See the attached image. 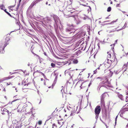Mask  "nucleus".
<instances>
[{
  "label": "nucleus",
  "instance_id": "7ed1b4c3",
  "mask_svg": "<svg viewBox=\"0 0 128 128\" xmlns=\"http://www.w3.org/2000/svg\"><path fill=\"white\" fill-rule=\"evenodd\" d=\"M101 110V108L100 106H97L94 112L95 114H99Z\"/></svg>",
  "mask_w": 128,
  "mask_h": 128
},
{
  "label": "nucleus",
  "instance_id": "6ab92c4d",
  "mask_svg": "<svg viewBox=\"0 0 128 128\" xmlns=\"http://www.w3.org/2000/svg\"><path fill=\"white\" fill-rule=\"evenodd\" d=\"M6 12L7 13V14H8L9 15V16H11V15L8 12Z\"/></svg>",
  "mask_w": 128,
  "mask_h": 128
},
{
  "label": "nucleus",
  "instance_id": "bb28decb",
  "mask_svg": "<svg viewBox=\"0 0 128 128\" xmlns=\"http://www.w3.org/2000/svg\"><path fill=\"white\" fill-rule=\"evenodd\" d=\"M117 42V40L115 41V42L114 44L116 43Z\"/></svg>",
  "mask_w": 128,
  "mask_h": 128
},
{
  "label": "nucleus",
  "instance_id": "de8ad7c7",
  "mask_svg": "<svg viewBox=\"0 0 128 128\" xmlns=\"http://www.w3.org/2000/svg\"><path fill=\"white\" fill-rule=\"evenodd\" d=\"M15 90H16V88H15Z\"/></svg>",
  "mask_w": 128,
  "mask_h": 128
},
{
  "label": "nucleus",
  "instance_id": "a878e982",
  "mask_svg": "<svg viewBox=\"0 0 128 128\" xmlns=\"http://www.w3.org/2000/svg\"><path fill=\"white\" fill-rule=\"evenodd\" d=\"M126 128H128V124L126 126Z\"/></svg>",
  "mask_w": 128,
  "mask_h": 128
},
{
  "label": "nucleus",
  "instance_id": "37998d69",
  "mask_svg": "<svg viewBox=\"0 0 128 128\" xmlns=\"http://www.w3.org/2000/svg\"><path fill=\"white\" fill-rule=\"evenodd\" d=\"M40 102H41V101H40V102L39 103V104H40Z\"/></svg>",
  "mask_w": 128,
  "mask_h": 128
},
{
  "label": "nucleus",
  "instance_id": "cd10ccee",
  "mask_svg": "<svg viewBox=\"0 0 128 128\" xmlns=\"http://www.w3.org/2000/svg\"><path fill=\"white\" fill-rule=\"evenodd\" d=\"M90 85H91V83H90L88 85V86H90Z\"/></svg>",
  "mask_w": 128,
  "mask_h": 128
},
{
  "label": "nucleus",
  "instance_id": "393cba45",
  "mask_svg": "<svg viewBox=\"0 0 128 128\" xmlns=\"http://www.w3.org/2000/svg\"><path fill=\"white\" fill-rule=\"evenodd\" d=\"M10 84H11L10 82L9 84H8V83H7V84L8 85H10Z\"/></svg>",
  "mask_w": 128,
  "mask_h": 128
},
{
  "label": "nucleus",
  "instance_id": "a18cd8bd",
  "mask_svg": "<svg viewBox=\"0 0 128 128\" xmlns=\"http://www.w3.org/2000/svg\"><path fill=\"white\" fill-rule=\"evenodd\" d=\"M50 4H48L49 6H50Z\"/></svg>",
  "mask_w": 128,
  "mask_h": 128
},
{
  "label": "nucleus",
  "instance_id": "412c9836",
  "mask_svg": "<svg viewBox=\"0 0 128 128\" xmlns=\"http://www.w3.org/2000/svg\"><path fill=\"white\" fill-rule=\"evenodd\" d=\"M104 82H103L102 83H100V84L99 85H100V86L102 84H104Z\"/></svg>",
  "mask_w": 128,
  "mask_h": 128
},
{
  "label": "nucleus",
  "instance_id": "a211bd4d",
  "mask_svg": "<svg viewBox=\"0 0 128 128\" xmlns=\"http://www.w3.org/2000/svg\"><path fill=\"white\" fill-rule=\"evenodd\" d=\"M102 86H104L105 87H106L107 86H106V84H104V85H102Z\"/></svg>",
  "mask_w": 128,
  "mask_h": 128
},
{
  "label": "nucleus",
  "instance_id": "c756f323",
  "mask_svg": "<svg viewBox=\"0 0 128 128\" xmlns=\"http://www.w3.org/2000/svg\"><path fill=\"white\" fill-rule=\"evenodd\" d=\"M41 80L42 81V80H43V78H41Z\"/></svg>",
  "mask_w": 128,
  "mask_h": 128
},
{
  "label": "nucleus",
  "instance_id": "0eeeda50",
  "mask_svg": "<svg viewBox=\"0 0 128 128\" xmlns=\"http://www.w3.org/2000/svg\"><path fill=\"white\" fill-rule=\"evenodd\" d=\"M4 49V48L3 47H2L0 45V53H2L1 52Z\"/></svg>",
  "mask_w": 128,
  "mask_h": 128
},
{
  "label": "nucleus",
  "instance_id": "ea45409f",
  "mask_svg": "<svg viewBox=\"0 0 128 128\" xmlns=\"http://www.w3.org/2000/svg\"><path fill=\"white\" fill-rule=\"evenodd\" d=\"M55 21L56 22V20H55Z\"/></svg>",
  "mask_w": 128,
  "mask_h": 128
},
{
  "label": "nucleus",
  "instance_id": "aec40b11",
  "mask_svg": "<svg viewBox=\"0 0 128 128\" xmlns=\"http://www.w3.org/2000/svg\"><path fill=\"white\" fill-rule=\"evenodd\" d=\"M126 67V65H124L123 66V68H125Z\"/></svg>",
  "mask_w": 128,
  "mask_h": 128
},
{
  "label": "nucleus",
  "instance_id": "b1692460",
  "mask_svg": "<svg viewBox=\"0 0 128 128\" xmlns=\"http://www.w3.org/2000/svg\"><path fill=\"white\" fill-rule=\"evenodd\" d=\"M119 4H117L116 5V7H118L119 6Z\"/></svg>",
  "mask_w": 128,
  "mask_h": 128
},
{
  "label": "nucleus",
  "instance_id": "5701e85b",
  "mask_svg": "<svg viewBox=\"0 0 128 128\" xmlns=\"http://www.w3.org/2000/svg\"><path fill=\"white\" fill-rule=\"evenodd\" d=\"M116 22V21H112V22H111V24H112V23H114V22Z\"/></svg>",
  "mask_w": 128,
  "mask_h": 128
},
{
  "label": "nucleus",
  "instance_id": "79ce46f5",
  "mask_svg": "<svg viewBox=\"0 0 128 128\" xmlns=\"http://www.w3.org/2000/svg\"><path fill=\"white\" fill-rule=\"evenodd\" d=\"M79 112L78 111L77 112V113H78Z\"/></svg>",
  "mask_w": 128,
  "mask_h": 128
},
{
  "label": "nucleus",
  "instance_id": "f257e3e1",
  "mask_svg": "<svg viewBox=\"0 0 128 128\" xmlns=\"http://www.w3.org/2000/svg\"><path fill=\"white\" fill-rule=\"evenodd\" d=\"M76 85L79 86L80 89H84L86 86L87 85L85 82H82V81H79L77 82Z\"/></svg>",
  "mask_w": 128,
  "mask_h": 128
},
{
  "label": "nucleus",
  "instance_id": "4be33fe9",
  "mask_svg": "<svg viewBox=\"0 0 128 128\" xmlns=\"http://www.w3.org/2000/svg\"><path fill=\"white\" fill-rule=\"evenodd\" d=\"M18 100V99H16V100H14L12 102V103H11V104H12V103L14 102L15 101H16V100Z\"/></svg>",
  "mask_w": 128,
  "mask_h": 128
},
{
  "label": "nucleus",
  "instance_id": "c85d7f7f",
  "mask_svg": "<svg viewBox=\"0 0 128 128\" xmlns=\"http://www.w3.org/2000/svg\"><path fill=\"white\" fill-rule=\"evenodd\" d=\"M48 4V2H46V4Z\"/></svg>",
  "mask_w": 128,
  "mask_h": 128
},
{
  "label": "nucleus",
  "instance_id": "2eb2a0df",
  "mask_svg": "<svg viewBox=\"0 0 128 128\" xmlns=\"http://www.w3.org/2000/svg\"><path fill=\"white\" fill-rule=\"evenodd\" d=\"M126 102H127L128 101V96H126Z\"/></svg>",
  "mask_w": 128,
  "mask_h": 128
},
{
  "label": "nucleus",
  "instance_id": "ddd939ff",
  "mask_svg": "<svg viewBox=\"0 0 128 128\" xmlns=\"http://www.w3.org/2000/svg\"><path fill=\"white\" fill-rule=\"evenodd\" d=\"M98 114H96V118H98Z\"/></svg>",
  "mask_w": 128,
  "mask_h": 128
},
{
  "label": "nucleus",
  "instance_id": "c9c22d12",
  "mask_svg": "<svg viewBox=\"0 0 128 128\" xmlns=\"http://www.w3.org/2000/svg\"><path fill=\"white\" fill-rule=\"evenodd\" d=\"M110 4H112V2H110Z\"/></svg>",
  "mask_w": 128,
  "mask_h": 128
},
{
  "label": "nucleus",
  "instance_id": "3c124183",
  "mask_svg": "<svg viewBox=\"0 0 128 128\" xmlns=\"http://www.w3.org/2000/svg\"><path fill=\"white\" fill-rule=\"evenodd\" d=\"M120 115L121 116V114H120Z\"/></svg>",
  "mask_w": 128,
  "mask_h": 128
},
{
  "label": "nucleus",
  "instance_id": "1a4fd4ad",
  "mask_svg": "<svg viewBox=\"0 0 128 128\" xmlns=\"http://www.w3.org/2000/svg\"><path fill=\"white\" fill-rule=\"evenodd\" d=\"M4 7V6L2 5H0V9H1L2 10H3Z\"/></svg>",
  "mask_w": 128,
  "mask_h": 128
},
{
  "label": "nucleus",
  "instance_id": "49530a36",
  "mask_svg": "<svg viewBox=\"0 0 128 128\" xmlns=\"http://www.w3.org/2000/svg\"><path fill=\"white\" fill-rule=\"evenodd\" d=\"M48 88H50V87H48Z\"/></svg>",
  "mask_w": 128,
  "mask_h": 128
},
{
  "label": "nucleus",
  "instance_id": "423d86ee",
  "mask_svg": "<svg viewBox=\"0 0 128 128\" xmlns=\"http://www.w3.org/2000/svg\"><path fill=\"white\" fill-rule=\"evenodd\" d=\"M78 62V60L76 59H74L73 60V62L74 64H77Z\"/></svg>",
  "mask_w": 128,
  "mask_h": 128
},
{
  "label": "nucleus",
  "instance_id": "9b49d317",
  "mask_svg": "<svg viewBox=\"0 0 128 128\" xmlns=\"http://www.w3.org/2000/svg\"><path fill=\"white\" fill-rule=\"evenodd\" d=\"M52 126H53L52 128H56V126L55 124H53L52 125Z\"/></svg>",
  "mask_w": 128,
  "mask_h": 128
},
{
  "label": "nucleus",
  "instance_id": "09e8293b",
  "mask_svg": "<svg viewBox=\"0 0 128 128\" xmlns=\"http://www.w3.org/2000/svg\"><path fill=\"white\" fill-rule=\"evenodd\" d=\"M78 108V106H77V107H76L77 108Z\"/></svg>",
  "mask_w": 128,
  "mask_h": 128
},
{
  "label": "nucleus",
  "instance_id": "473e14b6",
  "mask_svg": "<svg viewBox=\"0 0 128 128\" xmlns=\"http://www.w3.org/2000/svg\"><path fill=\"white\" fill-rule=\"evenodd\" d=\"M100 67H98L97 69H98V70H99L100 69Z\"/></svg>",
  "mask_w": 128,
  "mask_h": 128
},
{
  "label": "nucleus",
  "instance_id": "dca6fc26",
  "mask_svg": "<svg viewBox=\"0 0 128 128\" xmlns=\"http://www.w3.org/2000/svg\"><path fill=\"white\" fill-rule=\"evenodd\" d=\"M40 73H41V74H42V75H43V76H44V77L45 78V77H46V76H45L44 75V74L43 73H42V72H40Z\"/></svg>",
  "mask_w": 128,
  "mask_h": 128
},
{
  "label": "nucleus",
  "instance_id": "c03bdc74",
  "mask_svg": "<svg viewBox=\"0 0 128 128\" xmlns=\"http://www.w3.org/2000/svg\"><path fill=\"white\" fill-rule=\"evenodd\" d=\"M73 127V126H72V127Z\"/></svg>",
  "mask_w": 128,
  "mask_h": 128
},
{
  "label": "nucleus",
  "instance_id": "f8f14e48",
  "mask_svg": "<svg viewBox=\"0 0 128 128\" xmlns=\"http://www.w3.org/2000/svg\"><path fill=\"white\" fill-rule=\"evenodd\" d=\"M42 124V121L41 120L39 121L38 122V124H39L40 125Z\"/></svg>",
  "mask_w": 128,
  "mask_h": 128
},
{
  "label": "nucleus",
  "instance_id": "864d4df0",
  "mask_svg": "<svg viewBox=\"0 0 128 128\" xmlns=\"http://www.w3.org/2000/svg\"><path fill=\"white\" fill-rule=\"evenodd\" d=\"M77 70V69H76V70Z\"/></svg>",
  "mask_w": 128,
  "mask_h": 128
},
{
  "label": "nucleus",
  "instance_id": "58836bf2",
  "mask_svg": "<svg viewBox=\"0 0 128 128\" xmlns=\"http://www.w3.org/2000/svg\"><path fill=\"white\" fill-rule=\"evenodd\" d=\"M68 29H66V31H68Z\"/></svg>",
  "mask_w": 128,
  "mask_h": 128
},
{
  "label": "nucleus",
  "instance_id": "5fc2aeb1",
  "mask_svg": "<svg viewBox=\"0 0 128 128\" xmlns=\"http://www.w3.org/2000/svg\"><path fill=\"white\" fill-rule=\"evenodd\" d=\"M68 31H70V30H68Z\"/></svg>",
  "mask_w": 128,
  "mask_h": 128
},
{
  "label": "nucleus",
  "instance_id": "a19ab883",
  "mask_svg": "<svg viewBox=\"0 0 128 128\" xmlns=\"http://www.w3.org/2000/svg\"><path fill=\"white\" fill-rule=\"evenodd\" d=\"M126 70V69L125 70H124V71H125Z\"/></svg>",
  "mask_w": 128,
  "mask_h": 128
},
{
  "label": "nucleus",
  "instance_id": "f03ea898",
  "mask_svg": "<svg viewBox=\"0 0 128 128\" xmlns=\"http://www.w3.org/2000/svg\"><path fill=\"white\" fill-rule=\"evenodd\" d=\"M74 106L73 105L69 104V107H68V109L71 112L70 115L72 116L74 114H75V110L74 109Z\"/></svg>",
  "mask_w": 128,
  "mask_h": 128
},
{
  "label": "nucleus",
  "instance_id": "f3484780",
  "mask_svg": "<svg viewBox=\"0 0 128 128\" xmlns=\"http://www.w3.org/2000/svg\"><path fill=\"white\" fill-rule=\"evenodd\" d=\"M97 69L96 70H94V74H96V72H97Z\"/></svg>",
  "mask_w": 128,
  "mask_h": 128
},
{
  "label": "nucleus",
  "instance_id": "9d476101",
  "mask_svg": "<svg viewBox=\"0 0 128 128\" xmlns=\"http://www.w3.org/2000/svg\"><path fill=\"white\" fill-rule=\"evenodd\" d=\"M55 64L53 63H52L51 64V66L53 67H54L55 66Z\"/></svg>",
  "mask_w": 128,
  "mask_h": 128
},
{
  "label": "nucleus",
  "instance_id": "4468645a",
  "mask_svg": "<svg viewBox=\"0 0 128 128\" xmlns=\"http://www.w3.org/2000/svg\"><path fill=\"white\" fill-rule=\"evenodd\" d=\"M108 58H111V54H109L108 55Z\"/></svg>",
  "mask_w": 128,
  "mask_h": 128
},
{
  "label": "nucleus",
  "instance_id": "6e6d98bb",
  "mask_svg": "<svg viewBox=\"0 0 128 128\" xmlns=\"http://www.w3.org/2000/svg\"><path fill=\"white\" fill-rule=\"evenodd\" d=\"M106 128H107V126H106Z\"/></svg>",
  "mask_w": 128,
  "mask_h": 128
},
{
  "label": "nucleus",
  "instance_id": "39448f33",
  "mask_svg": "<svg viewBox=\"0 0 128 128\" xmlns=\"http://www.w3.org/2000/svg\"><path fill=\"white\" fill-rule=\"evenodd\" d=\"M118 97L121 100H123V97L122 95L119 94Z\"/></svg>",
  "mask_w": 128,
  "mask_h": 128
},
{
  "label": "nucleus",
  "instance_id": "2f4dec72",
  "mask_svg": "<svg viewBox=\"0 0 128 128\" xmlns=\"http://www.w3.org/2000/svg\"><path fill=\"white\" fill-rule=\"evenodd\" d=\"M4 11L6 12V10H4Z\"/></svg>",
  "mask_w": 128,
  "mask_h": 128
},
{
  "label": "nucleus",
  "instance_id": "603ef678",
  "mask_svg": "<svg viewBox=\"0 0 128 128\" xmlns=\"http://www.w3.org/2000/svg\"><path fill=\"white\" fill-rule=\"evenodd\" d=\"M115 57H114V59H115Z\"/></svg>",
  "mask_w": 128,
  "mask_h": 128
},
{
  "label": "nucleus",
  "instance_id": "f704fd0d",
  "mask_svg": "<svg viewBox=\"0 0 128 128\" xmlns=\"http://www.w3.org/2000/svg\"><path fill=\"white\" fill-rule=\"evenodd\" d=\"M21 1V0H19V2H20Z\"/></svg>",
  "mask_w": 128,
  "mask_h": 128
},
{
  "label": "nucleus",
  "instance_id": "4c0bfd02",
  "mask_svg": "<svg viewBox=\"0 0 128 128\" xmlns=\"http://www.w3.org/2000/svg\"><path fill=\"white\" fill-rule=\"evenodd\" d=\"M101 87V86H100H100H98V88H99V87H100V88Z\"/></svg>",
  "mask_w": 128,
  "mask_h": 128
},
{
  "label": "nucleus",
  "instance_id": "7c9ffc66",
  "mask_svg": "<svg viewBox=\"0 0 128 128\" xmlns=\"http://www.w3.org/2000/svg\"><path fill=\"white\" fill-rule=\"evenodd\" d=\"M117 118V116H116V118L115 119L116 121V118Z\"/></svg>",
  "mask_w": 128,
  "mask_h": 128
},
{
  "label": "nucleus",
  "instance_id": "6e6552de",
  "mask_svg": "<svg viewBox=\"0 0 128 128\" xmlns=\"http://www.w3.org/2000/svg\"><path fill=\"white\" fill-rule=\"evenodd\" d=\"M111 8L110 7H108V9H107V11L108 12H110V10H111Z\"/></svg>",
  "mask_w": 128,
  "mask_h": 128
},
{
  "label": "nucleus",
  "instance_id": "20e7f679",
  "mask_svg": "<svg viewBox=\"0 0 128 128\" xmlns=\"http://www.w3.org/2000/svg\"><path fill=\"white\" fill-rule=\"evenodd\" d=\"M63 122H64L63 121V120H58V124L60 126V127L61 126H62V125H63Z\"/></svg>",
  "mask_w": 128,
  "mask_h": 128
},
{
  "label": "nucleus",
  "instance_id": "8fccbe9b",
  "mask_svg": "<svg viewBox=\"0 0 128 128\" xmlns=\"http://www.w3.org/2000/svg\"><path fill=\"white\" fill-rule=\"evenodd\" d=\"M44 84H45V83H44Z\"/></svg>",
  "mask_w": 128,
  "mask_h": 128
},
{
  "label": "nucleus",
  "instance_id": "72a5a7b5",
  "mask_svg": "<svg viewBox=\"0 0 128 128\" xmlns=\"http://www.w3.org/2000/svg\"><path fill=\"white\" fill-rule=\"evenodd\" d=\"M4 91H6V90H5V88H4Z\"/></svg>",
  "mask_w": 128,
  "mask_h": 128
},
{
  "label": "nucleus",
  "instance_id": "e433bc0d",
  "mask_svg": "<svg viewBox=\"0 0 128 128\" xmlns=\"http://www.w3.org/2000/svg\"><path fill=\"white\" fill-rule=\"evenodd\" d=\"M108 18V17H106V19Z\"/></svg>",
  "mask_w": 128,
  "mask_h": 128
}]
</instances>
